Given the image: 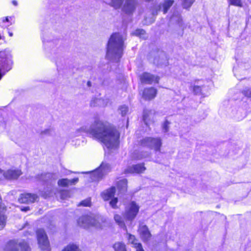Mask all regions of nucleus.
Returning <instances> with one entry per match:
<instances>
[{
    "instance_id": "c03bdc74",
    "label": "nucleus",
    "mask_w": 251,
    "mask_h": 251,
    "mask_svg": "<svg viewBox=\"0 0 251 251\" xmlns=\"http://www.w3.org/2000/svg\"><path fill=\"white\" fill-rule=\"evenodd\" d=\"M87 84H88V85L89 86H91V82H90V81H88V82H87Z\"/></svg>"
},
{
    "instance_id": "39448f33",
    "label": "nucleus",
    "mask_w": 251,
    "mask_h": 251,
    "mask_svg": "<svg viewBox=\"0 0 251 251\" xmlns=\"http://www.w3.org/2000/svg\"><path fill=\"white\" fill-rule=\"evenodd\" d=\"M35 233L39 247L43 251H51L50 242L45 230L43 228H39Z\"/></svg>"
},
{
    "instance_id": "a878e982",
    "label": "nucleus",
    "mask_w": 251,
    "mask_h": 251,
    "mask_svg": "<svg viewBox=\"0 0 251 251\" xmlns=\"http://www.w3.org/2000/svg\"><path fill=\"white\" fill-rule=\"evenodd\" d=\"M124 0H111L110 5L115 9H118L121 7Z\"/></svg>"
},
{
    "instance_id": "4c0bfd02",
    "label": "nucleus",
    "mask_w": 251,
    "mask_h": 251,
    "mask_svg": "<svg viewBox=\"0 0 251 251\" xmlns=\"http://www.w3.org/2000/svg\"><path fill=\"white\" fill-rule=\"evenodd\" d=\"M134 248L136 249L135 251H145L143 248L141 243H138L136 244Z\"/></svg>"
},
{
    "instance_id": "4be33fe9",
    "label": "nucleus",
    "mask_w": 251,
    "mask_h": 251,
    "mask_svg": "<svg viewBox=\"0 0 251 251\" xmlns=\"http://www.w3.org/2000/svg\"><path fill=\"white\" fill-rule=\"evenodd\" d=\"M4 251H18L17 243L13 241H9L4 248Z\"/></svg>"
},
{
    "instance_id": "9d476101",
    "label": "nucleus",
    "mask_w": 251,
    "mask_h": 251,
    "mask_svg": "<svg viewBox=\"0 0 251 251\" xmlns=\"http://www.w3.org/2000/svg\"><path fill=\"white\" fill-rule=\"evenodd\" d=\"M37 198L38 196L35 194L25 193L20 195L18 201L21 203L28 204L34 202Z\"/></svg>"
},
{
    "instance_id": "2f4dec72",
    "label": "nucleus",
    "mask_w": 251,
    "mask_h": 251,
    "mask_svg": "<svg viewBox=\"0 0 251 251\" xmlns=\"http://www.w3.org/2000/svg\"><path fill=\"white\" fill-rule=\"evenodd\" d=\"M3 23L9 22L10 25L14 24L15 22V17L14 16H7L2 18Z\"/></svg>"
},
{
    "instance_id": "cd10ccee",
    "label": "nucleus",
    "mask_w": 251,
    "mask_h": 251,
    "mask_svg": "<svg viewBox=\"0 0 251 251\" xmlns=\"http://www.w3.org/2000/svg\"><path fill=\"white\" fill-rule=\"evenodd\" d=\"M227 1L229 5H233L240 7L243 6V3L241 0H227Z\"/></svg>"
},
{
    "instance_id": "aec40b11",
    "label": "nucleus",
    "mask_w": 251,
    "mask_h": 251,
    "mask_svg": "<svg viewBox=\"0 0 251 251\" xmlns=\"http://www.w3.org/2000/svg\"><path fill=\"white\" fill-rule=\"evenodd\" d=\"M114 251H127L126 245L123 242H116L112 246Z\"/></svg>"
},
{
    "instance_id": "58836bf2",
    "label": "nucleus",
    "mask_w": 251,
    "mask_h": 251,
    "mask_svg": "<svg viewBox=\"0 0 251 251\" xmlns=\"http://www.w3.org/2000/svg\"><path fill=\"white\" fill-rule=\"evenodd\" d=\"M68 194V191L66 190H62L60 191V194L61 196L63 195H67Z\"/></svg>"
},
{
    "instance_id": "393cba45",
    "label": "nucleus",
    "mask_w": 251,
    "mask_h": 251,
    "mask_svg": "<svg viewBox=\"0 0 251 251\" xmlns=\"http://www.w3.org/2000/svg\"><path fill=\"white\" fill-rule=\"evenodd\" d=\"M127 239L128 241V242L130 244L133 245V247L137 244L138 243L137 242L138 240L136 239L135 235H132L130 233H127Z\"/></svg>"
},
{
    "instance_id": "ea45409f",
    "label": "nucleus",
    "mask_w": 251,
    "mask_h": 251,
    "mask_svg": "<svg viewBox=\"0 0 251 251\" xmlns=\"http://www.w3.org/2000/svg\"><path fill=\"white\" fill-rule=\"evenodd\" d=\"M123 108H124L125 110H122V115L123 116L125 114H126V112H127V109L126 108H124V107H122V109Z\"/></svg>"
},
{
    "instance_id": "a211bd4d",
    "label": "nucleus",
    "mask_w": 251,
    "mask_h": 251,
    "mask_svg": "<svg viewBox=\"0 0 251 251\" xmlns=\"http://www.w3.org/2000/svg\"><path fill=\"white\" fill-rule=\"evenodd\" d=\"M139 146L141 148H148L151 149V137H146L138 142Z\"/></svg>"
},
{
    "instance_id": "1a4fd4ad",
    "label": "nucleus",
    "mask_w": 251,
    "mask_h": 251,
    "mask_svg": "<svg viewBox=\"0 0 251 251\" xmlns=\"http://www.w3.org/2000/svg\"><path fill=\"white\" fill-rule=\"evenodd\" d=\"M157 92V89L154 87H146L143 90L142 97L145 100H151L156 97Z\"/></svg>"
},
{
    "instance_id": "4468645a",
    "label": "nucleus",
    "mask_w": 251,
    "mask_h": 251,
    "mask_svg": "<svg viewBox=\"0 0 251 251\" xmlns=\"http://www.w3.org/2000/svg\"><path fill=\"white\" fill-rule=\"evenodd\" d=\"M116 193V187L111 186L103 192L101 194V197L104 201H108L115 196Z\"/></svg>"
},
{
    "instance_id": "37998d69",
    "label": "nucleus",
    "mask_w": 251,
    "mask_h": 251,
    "mask_svg": "<svg viewBox=\"0 0 251 251\" xmlns=\"http://www.w3.org/2000/svg\"><path fill=\"white\" fill-rule=\"evenodd\" d=\"M8 33L10 37H12L13 36V33L9 31Z\"/></svg>"
},
{
    "instance_id": "79ce46f5",
    "label": "nucleus",
    "mask_w": 251,
    "mask_h": 251,
    "mask_svg": "<svg viewBox=\"0 0 251 251\" xmlns=\"http://www.w3.org/2000/svg\"><path fill=\"white\" fill-rule=\"evenodd\" d=\"M28 210H29V207H25L22 209V210L24 211H26Z\"/></svg>"
},
{
    "instance_id": "9b49d317",
    "label": "nucleus",
    "mask_w": 251,
    "mask_h": 251,
    "mask_svg": "<svg viewBox=\"0 0 251 251\" xmlns=\"http://www.w3.org/2000/svg\"><path fill=\"white\" fill-rule=\"evenodd\" d=\"M138 232L143 242H147L151 239V233L146 225L140 226L138 228Z\"/></svg>"
},
{
    "instance_id": "f3484780",
    "label": "nucleus",
    "mask_w": 251,
    "mask_h": 251,
    "mask_svg": "<svg viewBox=\"0 0 251 251\" xmlns=\"http://www.w3.org/2000/svg\"><path fill=\"white\" fill-rule=\"evenodd\" d=\"M22 174V172L19 170H9L6 172L5 176L9 179H17Z\"/></svg>"
},
{
    "instance_id": "72a5a7b5",
    "label": "nucleus",
    "mask_w": 251,
    "mask_h": 251,
    "mask_svg": "<svg viewBox=\"0 0 251 251\" xmlns=\"http://www.w3.org/2000/svg\"><path fill=\"white\" fill-rule=\"evenodd\" d=\"M19 246L20 247L21 250L25 251H29L30 250L29 245L25 242H22L20 243L19 244Z\"/></svg>"
},
{
    "instance_id": "6e6552de",
    "label": "nucleus",
    "mask_w": 251,
    "mask_h": 251,
    "mask_svg": "<svg viewBox=\"0 0 251 251\" xmlns=\"http://www.w3.org/2000/svg\"><path fill=\"white\" fill-rule=\"evenodd\" d=\"M146 168L144 163H138L128 167L124 171L125 174H142L145 172Z\"/></svg>"
},
{
    "instance_id": "412c9836",
    "label": "nucleus",
    "mask_w": 251,
    "mask_h": 251,
    "mask_svg": "<svg viewBox=\"0 0 251 251\" xmlns=\"http://www.w3.org/2000/svg\"><path fill=\"white\" fill-rule=\"evenodd\" d=\"M114 219L115 222L121 227L126 228V226L124 221V217L123 218L121 215L119 214H115L114 215Z\"/></svg>"
},
{
    "instance_id": "0eeeda50",
    "label": "nucleus",
    "mask_w": 251,
    "mask_h": 251,
    "mask_svg": "<svg viewBox=\"0 0 251 251\" xmlns=\"http://www.w3.org/2000/svg\"><path fill=\"white\" fill-rule=\"evenodd\" d=\"M139 79L141 83L144 84H158L160 77L158 75L145 72L140 75Z\"/></svg>"
},
{
    "instance_id": "f257e3e1",
    "label": "nucleus",
    "mask_w": 251,
    "mask_h": 251,
    "mask_svg": "<svg viewBox=\"0 0 251 251\" xmlns=\"http://www.w3.org/2000/svg\"><path fill=\"white\" fill-rule=\"evenodd\" d=\"M86 133L108 149L117 148L120 144V132L114 125L100 119H96Z\"/></svg>"
},
{
    "instance_id": "bb28decb",
    "label": "nucleus",
    "mask_w": 251,
    "mask_h": 251,
    "mask_svg": "<svg viewBox=\"0 0 251 251\" xmlns=\"http://www.w3.org/2000/svg\"><path fill=\"white\" fill-rule=\"evenodd\" d=\"M78 206L90 207L91 206V198H88L81 201L78 204Z\"/></svg>"
},
{
    "instance_id": "e433bc0d",
    "label": "nucleus",
    "mask_w": 251,
    "mask_h": 251,
    "mask_svg": "<svg viewBox=\"0 0 251 251\" xmlns=\"http://www.w3.org/2000/svg\"><path fill=\"white\" fill-rule=\"evenodd\" d=\"M170 123L167 120H166L163 124V129L165 132H168L169 130V126Z\"/></svg>"
},
{
    "instance_id": "f8f14e48",
    "label": "nucleus",
    "mask_w": 251,
    "mask_h": 251,
    "mask_svg": "<svg viewBox=\"0 0 251 251\" xmlns=\"http://www.w3.org/2000/svg\"><path fill=\"white\" fill-rule=\"evenodd\" d=\"M138 3L136 0H126L123 7V10L126 14H131L136 9Z\"/></svg>"
},
{
    "instance_id": "f03ea898",
    "label": "nucleus",
    "mask_w": 251,
    "mask_h": 251,
    "mask_svg": "<svg viewBox=\"0 0 251 251\" xmlns=\"http://www.w3.org/2000/svg\"><path fill=\"white\" fill-rule=\"evenodd\" d=\"M14 61L11 53L6 50L0 51V80L13 68Z\"/></svg>"
},
{
    "instance_id": "6ab92c4d",
    "label": "nucleus",
    "mask_w": 251,
    "mask_h": 251,
    "mask_svg": "<svg viewBox=\"0 0 251 251\" xmlns=\"http://www.w3.org/2000/svg\"><path fill=\"white\" fill-rule=\"evenodd\" d=\"M151 110H144L143 114V120L145 125L149 126L151 123H154L151 117Z\"/></svg>"
},
{
    "instance_id": "dca6fc26",
    "label": "nucleus",
    "mask_w": 251,
    "mask_h": 251,
    "mask_svg": "<svg viewBox=\"0 0 251 251\" xmlns=\"http://www.w3.org/2000/svg\"><path fill=\"white\" fill-rule=\"evenodd\" d=\"M162 142L160 137H151V149H153L155 151H160Z\"/></svg>"
},
{
    "instance_id": "f704fd0d",
    "label": "nucleus",
    "mask_w": 251,
    "mask_h": 251,
    "mask_svg": "<svg viewBox=\"0 0 251 251\" xmlns=\"http://www.w3.org/2000/svg\"><path fill=\"white\" fill-rule=\"evenodd\" d=\"M242 93L246 97L251 98V88H246L242 91Z\"/></svg>"
},
{
    "instance_id": "473e14b6",
    "label": "nucleus",
    "mask_w": 251,
    "mask_h": 251,
    "mask_svg": "<svg viewBox=\"0 0 251 251\" xmlns=\"http://www.w3.org/2000/svg\"><path fill=\"white\" fill-rule=\"evenodd\" d=\"M111 201L109 202V204L110 206L113 208V209H117L118 207L117 205V204L118 201V199L116 197H113L112 199H111Z\"/></svg>"
},
{
    "instance_id": "20e7f679",
    "label": "nucleus",
    "mask_w": 251,
    "mask_h": 251,
    "mask_svg": "<svg viewBox=\"0 0 251 251\" xmlns=\"http://www.w3.org/2000/svg\"><path fill=\"white\" fill-rule=\"evenodd\" d=\"M140 206L135 201H131L125 206L123 216L126 221L132 222L137 216Z\"/></svg>"
},
{
    "instance_id": "ddd939ff",
    "label": "nucleus",
    "mask_w": 251,
    "mask_h": 251,
    "mask_svg": "<svg viewBox=\"0 0 251 251\" xmlns=\"http://www.w3.org/2000/svg\"><path fill=\"white\" fill-rule=\"evenodd\" d=\"M116 186L119 193H125L127 191L128 181L126 178L122 179L116 183Z\"/></svg>"
},
{
    "instance_id": "b1692460",
    "label": "nucleus",
    "mask_w": 251,
    "mask_h": 251,
    "mask_svg": "<svg viewBox=\"0 0 251 251\" xmlns=\"http://www.w3.org/2000/svg\"><path fill=\"white\" fill-rule=\"evenodd\" d=\"M62 251H80L79 246L74 243H70L66 246Z\"/></svg>"
},
{
    "instance_id": "7c9ffc66",
    "label": "nucleus",
    "mask_w": 251,
    "mask_h": 251,
    "mask_svg": "<svg viewBox=\"0 0 251 251\" xmlns=\"http://www.w3.org/2000/svg\"><path fill=\"white\" fill-rule=\"evenodd\" d=\"M195 1V0H183L182 5L184 8L188 9Z\"/></svg>"
},
{
    "instance_id": "7ed1b4c3",
    "label": "nucleus",
    "mask_w": 251,
    "mask_h": 251,
    "mask_svg": "<svg viewBox=\"0 0 251 251\" xmlns=\"http://www.w3.org/2000/svg\"><path fill=\"white\" fill-rule=\"evenodd\" d=\"M78 226L85 229L91 227H100V224L94 217L89 215H84L79 217L77 220Z\"/></svg>"
},
{
    "instance_id": "c85d7f7f",
    "label": "nucleus",
    "mask_w": 251,
    "mask_h": 251,
    "mask_svg": "<svg viewBox=\"0 0 251 251\" xmlns=\"http://www.w3.org/2000/svg\"><path fill=\"white\" fill-rule=\"evenodd\" d=\"M133 34L140 38H143L146 34V31L143 29L138 28L135 30Z\"/></svg>"
},
{
    "instance_id": "a19ab883",
    "label": "nucleus",
    "mask_w": 251,
    "mask_h": 251,
    "mask_svg": "<svg viewBox=\"0 0 251 251\" xmlns=\"http://www.w3.org/2000/svg\"><path fill=\"white\" fill-rule=\"evenodd\" d=\"M12 4L14 5V6H17L18 5V2L16 0H13L12 1Z\"/></svg>"
},
{
    "instance_id": "c9c22d12",
    "label": "nucleus",
    "mask_w": 251,
    "mask_h": 251,
    "mask_svg": "<svg viewBox=\"0 0 251 251\" xmlns=\"http://www.w3.org/2000/svg\"><path fill=\"white\" fill-rule=\"evenodd\" d=\"M5 221L6 218L4 215L0 213V226L1 227L3 228L5 226L6 223Z\"/></svg>"
},
{
    "instance_id": "5701e85b",
    "label": "nucleus",
    "mask_w": 251,
    "mask_h": 251,
    "mask_svg": "<svg viewBox=\"0 0 251 251\" xmlns=\"http://www.w3.org/2000/svg\"><path fill=\"white\" fill-rule=\"evenodd\" d=\"M174 0H164L163 2L162 3V6L163 7V14H166L170 7L173 5Z\"/></svg>"
},
{
    "instance_id": "423d86ee",
    "label": "nucleus",
    "mask_w": 251,
    "mask_h": 251,
    "mask_svg": "<svg viewBox=\"0 0 251 251\" xmlns=\"http://www.w3.org/2000/svg\"><path fill=\"white\" fill-rule=\"evenodd\" d=\"M107 46L108 50L113 47L117 50L122 51L124 48V40L122 36L120 35L119 33H112L107 43Z\"/></svg>"
},
{
    "instance_id": "2eb2a0df",
    "label": "nucleus",
    "mask_w": 251,
    "mask_h": 251,
    "mask_svg": "<svg viewBox=\"0 0 251 251\" xmlns=\"http://www.w3.org/2000/svg\"><path fill=\"white\" fill-rule=\"evenodd\" d=\"M78 181V178L75 177L71 180L67 178L60 179L57 182L58 185L60 187H67L69 185L75 184Z\"/></svg>"
},
{
    "instance_id": "c756f323",
    "label": "nucleus",
    "mask_w": 251,
    "mask_h": 251,
    "mask_svg": "<svg viewBox=\"0 0 251 251\" xmlns=\"http://www.w3.org/2000/svg\"><path fill=\"white\" fill-rule=\"evenodd\" d=\"M202 86L194 85L193 86L192 91L195 95L202 94Z\"/></svg>"
}]
</instances>
